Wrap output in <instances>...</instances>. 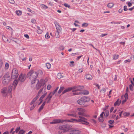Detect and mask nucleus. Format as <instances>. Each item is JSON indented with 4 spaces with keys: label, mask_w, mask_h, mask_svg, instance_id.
Wrapping results in <instances>:
<instances>
[{
    "label": "nucleus",
    "mask_w": 134,
    "mask_h": 134,
    "mask_svg": "<svg viewBox=\"0 0 134 134\" xmlns=\"http://www.w3.org/2000/svg\"><path fill=\"white\" fill-rule=\"evenodd\" d=\"M37 76V72L33 70L30 71L28 73L27 75V77L31 80L32 84L35 83Z\"/></svg>",
    "instance_id": "obj_1"
},
{
    "label": "nucleus",
    "mask_w": 134,
    "mask_h": 134,
    "mask_svg": "<svg viewBox=\"0 0 134 134\" xmlns=\"http://www.w3.org/2000/svg\"><path fill=\"white\" fill-rule=\"evenodd\" d=\"M79 118L80 119H72L70 120H68L67 121L69 122H83V123H82V124H86V125H88L89 123L87 121V119L82 116H79Z\"/></svg>",
    "instance_id": "obj_2"
},
{
    "label": "nucleus",
    "mask_w": 134,
    "mask_h": 134,
    "mask_svg": "<svg viewBox=\"0 0 134 134\" xmlns=\"http://www.w3.org/2000/svg\"><path fill=\"white\" fill-rule=\"evenodd\" d=\"M83 86H73L72 87L68 88L66 89L63 91L62 93L64 94L65 93L72 90V92L80 91L83 89Z\"/></svg>",
    "instance_id": "obj_3"
},
{
    "label": "nucleus",
    "mask_w": 134,
    "mask_h": 134,
    "mask_svg": "<svg viewBox=\"0 0 134 134\" xmlns=\"http://www.w3.org/2000/svg\"><path fill=\"white\" fill-rule=\"evenodd\" d=\"M71 127V126L69 125H64L60 126L59 127V128L62 131H58L59 133H63L66 132L69 130V129Z\"/></svg>",
    "instance_id": "obj_4"
},
{
    "label": "nucleus",
    "mask_w": 134,
    "mask_h": 134,
    "mask_svg": "<svg viewBox=\"0 0 134 134\" xmlns=\"http://www.w3.org/2000/svg\"><path fill=\"white\" fill-rule=\"evenodd\" d=\"M18 71L17 69L16 68L13 69L12 73L11 78L12 79H16L18 75Z\"/></svg>",
    "instance_id": "obj_5"
},
{
    "label": "nucleus",
    "mask_w": 134,
    "mask_h": 134,
    "mask_svg": "<svg viewBox=\"0 0 134 134\" xmlns=\"http://www.w3.org/2000/svg\"><path fill=\"white\" fill-rule=\"evenodd\" d=\"M3 80L2 81V83L4 85L7 84L10 81V77L8 74L4 75L3 77Z\"/></svg>",
    "instance_id": "obj_6"
},
{
    "label": "nucleus",
    "mask_w": 134,
    "mask_h": 134,
    "mask_svg": "<svg viewBox=\"0 0 134 134\" xmlns=\"http://www.w3.org/2000/svg\"><path fill=\"white\" fill-rule=\"evenodd\" d=\"M1 92L3 97H6L8 94L7 88L6 87L2 88L1 90Z\"/></svg>",
    "instance_id": "obj_7"
},
{
    "label": "nucleus",
    "mask_w": 134,
    "mask_h": 134,
    "mask_svg": "<svg viewBox=\"0 0 134 134\" xmlns=\"http://www.w3.org/2000/svg\"><path fill=\"white\" fill-rule=\"evenodd\" d=\"M77 110L78 111V115L82 116H86V115L85 114V110L81 108H78Z\"/></svg>",
    "instance_id": "obj_8"
},
{
    "label": "nucleus",
    "mask_w": 134,
    "mask_h": 134,
    "mask_svg": "<svg viewBox=\"0 0 134 134\" xmlns=\"http://www.w3.org/2000/svg\"><path fill=\"white\" fill-rule=\"evenodd\" d=\"M26 75L24 74L23 75L22 74H21L19 77V81L21 82H24L25 80L26 77Z\"/></svg>",
    "instance_id": "obj_9"
},
{
    "label": "nucleus",
    "mask_w": 134,
    "mask_h": 134,
    "mask_svg": "<svg viewBox=\"0 0 134 134\" xmlns=\"http://www.w3.org/2000/svg\"><path fill=\"white\" fill-rule=\"evenodd\" d=\"M89 94V92L87 90H83L80 91L79 92L73 93V94L74 95H79V94H83L87 95Z\"/></svg>",
    "instance_id": "obj_10"
},
{
    "label": "nucleus",
    "mask_w": 134,
    "mask_h": 134,
    "mask_svg": "<svg viewBox=\"0 0 134 134\" xmlns=\"http://www.w3.org/2000/svg\"><path fill=\"white\" fill-rule=\"evenodd\" d=\"M65 121L64 120L60 119H54L52 122H50L51 124H56L62 123Z\"/></svg>",
    "instance_id": "obj_11"
},
{
    "label": "nucleus",
    "mask_w": 134,
    "mask_h": 134,
    "mask_svg": "<svg viewBox=\"0 0 134 134\" xmlns=\"http://www.w3.org/2000/svg\"><path fill=\"white\" fill-rule=\"evenodd\" d=\"M52 97V96L49 94L47 98L45 99L43 103L45 104L46 103H49L51 100V98Z\"/></svg>",
    "instance_id": "obj_12"
},
{
    "label": "nucleus",
    "mask_w": 134,
    "mask_h": 134,
    "mask_svg": "<svg viewBox=\"0 0 134 134\" xmlns=\"http://www.w3.org/2000/svg\"><path fill=\"white\" fill-rule=\"evenodd\" d=\"M55 25L57 29L56 31L61 32L62 29L61 27L59 24L57 22H56V23H55Z\"/></svg>",
    "instance_id": "obj_13"
},
{
    "label": "nucleus",
    "mask_w": 134,
    "mask_h": 134,
    "mask_svg": "<svg viewBox=\"0 0 134 134\" xmlns=\"http://www.w3.org/2000/svg\"><path fill=\"white\" fill-rule=\"evenodd\" d=\"M47 81V78H46L44 80L42 79L39 82L43 85V86L45 84Z\"/></svg>",
    "instance_id": "obj_14"
},
{
    "label": "nucleus",
    "mask_w": 134,
    "mask_h": 134,
    "mask_svg": "<svg viewBox=\"0 0 134 134\" xmlns=\"http://www.w3.org/2000/svg\"><path fill=\"white\" fill-rule=\"evenodd\" d=\"M84 103L86 102H87L89 100V99L86 97H83L81 98Z\"/></svg>",
    "instance_id": "obj_15"
},
{
    "label": "nucleus",
    "mask_w": 134,
    "mask_h": 134,
    "mask_svg": "<svg viewBox=\"0 0 134 134\" xmlns=\"http://www.w3.org/2000/svg\"><path fill=\"white\" fill-rule=\"evenodd\" d=\"M86 78L87 80H91L92 79V76L91 75L88 74L86 75Z\"/></svg>",
    "instance_id": "obj_16"
},
{
    "label": "nucleus",
    "mask_w": 134,
    "mask_h": 134,
    "mask_svg": "<svg viewBox=\"0 0 134 134\" xmlns=\"http://www.w3.org/2000/svg\"><path fill=\"white\" fill-rule=\"evenodd\" d=\"M121 102V100H120L118 99L117 101L114 104V105L115 106L116 105L119 106L120 105Z\"/></svg>",
    "instance_id": "obj_17"
},
{
    "label": "nucleus",
    "mask_w": 134,
    "mask_h": 134,
    "mask_svg": "<svg viewBox=\"0 0 134 134\" xmlns=\"http://www.w3.org/2000/svg\"><path fill=\"white\" fill-rule=\"evenodd\" d=\"M77 103L80 105H83L84 104V103L81 98L77 101Z\"/></svg>",
    "instance_id": "obj_18"
},
{
    "label": "nucleus",
    "mask_w": 134,
    "mask_h": 134,
    "mask_svg": "<svg viewBox=\"0 0 134 134\" xmlns=\"http://www.w3.org/2000/svg\"><path fill=\"white\" fill-rule=\"evenodd\" d=\"M58 88L59 87H57L55 90L54 91L52 92H50L49 94L51 95V96H52V97L53 95H54L57 92V91L58 90Z\"/></svg>",
    "instance_id": "obj_19"
},
{
    "label": "nucleus",
    "mask_w": 134,
    "mask_h": 134,
    "mask_svg": "<svg viewBox=\"0 0 134 134\" xmlns=\"http://www.w3.org/2000/svg\"><path fill=\"white\" fill-rule=\"evenodd\" d=\"M13 88V86L10 85L8 87V92L10 93L11 92Z\"/></svg>",
    "instance_id": "obj_20"
},
{
    "label": "nucleus",
    "mask_w": 134,
    "mask_h": 134,
    "mask_svg": "<svg viewBox=\"0 0 134 134\" xmlns=\"http://www.w3.org/2000/svg\"><path fill=\"white\" fill-rule=\"evenodd\" d=\"M42 85L39 82V81L36 85V88L37 89H39L41 87Z\"/></svg>",
    "instance_id": "obj_21"
},
{
    "label": "nucleus",
    "mask_w": 134,
    "mask_h": 134,
    "mask_svg": "<svg viewBox=\"0 0 134 134\" xmlns=\"http://www.w3.org/2000/svg\"><path fill=\"white\" fill-rule=\"evenodd\" d=\"M18 82V81L17 80H14L13 82V85L14 86V88L15 89L17 85Z\"/></svg>",
    "instance_id": "obj_22"
},
{
    "label": "nucleus",
    "mask_w": 134,
    "mask_h": 134,
    "mask_svg": "<svg viewBox=\"0 0 134 134\" xmlns=\"http://www.w3.org/2000/svg\"><path fill=\"white\" fill-rule=\"evenodd\" d=\"M45 105V104L43 103L40 106L38 110V111L39 112H40L41 111V110L43 109V107Z\"/></svg>",
    "instance_id": "obj_23"
},
{
    "label": "nucleus",
    "mask_w": 134,
    "mask_h": 134,
    "mask_svg": "<svg viewBox=\"0 0 134 134\" xmlns=\"http://www.w3.org/2000/svg\"><path fill=\"white\" fill-rule=\"evenodd\" d=\"M2 38L3 40L5 42H7L8 41V40L7 38L5 37V36L3 35L2 36Z\"/></svg>",
    "instance_id": "obj_24"
},
{
    "label": "nucleus",
    "mask_w": 134,
    "mask_h": 134,
    "mask_svg": "<svg viewBox=\"0 0 134 134\" xmlns=\"http://www.w3.org/2000/svg\"><path fill=\"white\" fill-rule=\"evenodd\" d=\"M61 32H59V31H56L55 32V36L56 38H58L60 37L59 33Z\"/></svg>",
    "instance_id": "obj_25"
},
{
    "label": "nucleus",
    "mask_w": 134,
    "mask_h": 134,
    "mask_svg": "<svg viewBox=\"0 0 134 134\" xmlns=\"http://www.w3.org/2000/svg\"><path fill=\"white\" fill-rule=\"evenodd\" d=\"M65 88L63 87H60L59 90L58 91V93L59 94L60 93L62 92L64 90V89Z\"/></svg>",
    "instance_id": "obj_26"
},
{
    "label": "nucleus",
    "mask_w": 134,
    "mask_h": 134,
    "mask_svg": "<svg viewBox=\"0 0 134 134\" xmlns=\"http://www.w3.org/2000/svg\"><path fill=\"white\" fill-rule=\"evenodd\" d=\"M16 13L17 15L19 16L21 14L22 12L21 11L17 10L16 11Z\"/></svg>",
    "instance_id": "obj_27"
},
{
    "label": "nucleus",
    "mask_w": 134,
    "mask_h": 134,
    "mask_svg": "<svg viewBox=\"0 0 134 134\" xmlns=\"http://www.w3.org/2000/svg\"><path fill=\"white\" fill-rule=\"evenodd\" d=\"M114 4L113 3H108V7L109 8H111L113 7Z\"/></svg>",
    "instance_id": "obj_28"
},
{
    "label": "nucleus",
    "mask_w": 134,
    "mask_h": 134,
    "mask_svg": "<svg viewBox=\"0 0 134 134\" xmlns=\"http://www.w3.org/2000/svg\"><path fill=\"white\" fill-rule=\"evenodd\" d=\"M71 131H72L74 134H79L80 132V131L78 130H72Z\"/></svg>",
    "instance_id": "obj_29"
},
{
    "label": "nucleus",
    "mask_w": 134,
    "mask_h": 134,
    "mask_svg": "<svg viewBox=\"0 0 134 134\" xmlns=\"http://www.w3.org/2000/svg\"><path fill=\"white\" fill-rule=\"evenodd\" d=\"M24 54H21L20 56V58L22 59V61H25L26 59V57H25L24 58H23L24 57Z\"/></svg>",
    "instance_id": "obj_30"
},
{
    "label": "nucleus",
    "mask_w": 134,
    "mask_h": 134,
    "mask_svg": "<svg viewBox=\"0 0 134 134\" xmlns=\"http://www.w3.org/2000/svg\"><path fill=\"white\" fill-rule=\"evenodd\" d=\"M63 76L61 73H58L57 75V77L58 79L63 77Z\"/></svg>",
    "instance_id": "obj_31"
},
{
    "label": "nucleus",
    "mask_w": 134,
    "mask_h": 134,
    "mask_svg": "<svg viewBox=\"0 0 134 134\" xmlns=\"http://www.w3.org/2000/svg\"><path fill=\"white\" fill-rule=\"evenodd\" d=\"M46 65L47 68L48 69H49L51 68V65L49 63H46Z\"/></svg>",
    "instance_id": "obj_32"
},
{
    "label": "nucleus",
    "mask_w": 134,
    "mask_h": 134,
    "mask_svg": "<svg viewBox=\"0 0 134 134\" xmlns=\"http://www.w3.org/2000/svg\"><path fill=\"white\" fill-rule=\"evenodd\" d=\"M37 72L38 75L41 76L43 74V72L42 70H40L38 71L37 72Z\"/></svg>",
    "instance_id": "obj_33"
},
{
    "label": "nucleus",
    "mask_w": 134,
    "mask_h": 134,
    "mask_svg": "<svg viewBox=\"0 0 134 134\" xmlns=\"http://www.w3.org/2000/svg\"><path fill=\"white\" fill-rule=\"evenodd\" d=\"M109 115V112L108 110H106L105 112L104 115L105 117Z\"/></svg>",
    "instance_id": "obj_34"
},
{
    "label": "nucleus",
    "mask_w": 134,
    "mask_h": 134,
    "mask_svg": "<svg viewBox=\"0 0 134 134\" xmlns=\"http://www.w3.org/2000/svg\"><path fill=\"white\" fill-rule=\"evenodd\" d=\"M39 97V95H37L36 96V97L34 98L33 99V100L32 101H33V102L34 103L38 99Z\"/></svg>",
    "instance_id": "obj_35"
},
{
    "label": "nucleus",
    "mask_w": 134,
    "mask_h": 134,
    "mask_svg": "<svg viewBox=\"0 0 134 134\" xmlns=\"http://www.w3.org/2000/svg\"><path fill=\"white\" fill-rule=\"evenodd\" d=\"M89 44L90 45L92 46L94 49H96V50H97V51H98V52H99V53H100V55L101 54V53H100V51L98 49H96V48L95 47H94V46L92 44Z\"/></svg>",
    "instance_id": "obj_36"
},
{
    "label": "nucleus",
    "mask_w": 134,
    "mask_h": 134,
    "mask_svg": "<svg viewBox=\"0 0 134 134\" xmlns=\"http://www.w3.org/2000/svg\"><path fill=\"white\" fill-rule=\"evenodd\" d=\"M89 44L90 45L92 46L94 49H96V50H97V51H98V52H99V53H100V55L101 54V53H100V51L98 49H96V48L95 47H94V46L92 44Z\"/></svg>",
    "instance_id": "obj_37"
},
{
    "label": "nucleus",
    "mask_w": 134,
    "mask_h": 134,
    "mask_svg": "<svg viewBox=\"0 0 134 134\" xmlns=\"http://www.w3.org/2000/svg\"><path fill=\"white\" fill-rule=\"evenodd\" d=\"M89 44L90 45L92 46L94 49H96V50H97V51H98V52H99V53H100V55L101 54V53H100V51L98 49H96V48L95 47H94V46L92 44Z\"/></svg>",
    "instance_id": "obj_38"
},
{
    "label": "nucleus",
    "mask_w": 134,
    "mask_h": 134,
    "mask_svg": "<svg viewBox=\"0 0 134 134\" xmlns=\"http://www.w3.org/2000/svg\"><path fill=\"white\" fill-rule=\"evenodd\" d=\"M42 32V30L41 29H38L37 31V32L38 34H41Z\"/></svg>",
    "instance_id": "obj_39"
},
{
    "label": "nucleus",
    "mask_w": 134,
    "mask_h": 134,
    "mask_svg": "<svg viewBox=\"0 0 134 134\" xmlns=\"http://www.w3.org/2000/svg\"><path fill=\"white\" fill-rule=\"evenodd\" d=\"M45 38L46 39L49 38H50V36L49 35L48 32H47L45 36Z\"/></svg>",
    "instance_id": "obj_40"
},
{
    "label": "nucleus",
    "mask_w": 134,
    "mask_h": 134,
    "mask_svg": "<svg viewBox=\"0 0 134 134\" xmlns=\"http://www.w3.org/2000/svg\"><path fill=\"white\" fill-rule=\"evenodd\" d=\"M9 67V65L8 63H6L5 65V69H8Z\"/></svg>",
    "instance_id": "obj_41"
},
{
    "label": "nucleus",
    "mask_w": 134,
    "mask_h": 134,
    "mask_svg": "<svg viewBox=\"0 0 134 134\" xmlns=\"http://www.w3.org/2000/svg\"><path fill=\"white\" fill-rule=\"evenodd\" d=\"M119 55H115L114 56L113 59H118L119 57Z\"/></svg>",
    "instance_id": "obj_42"
},
{
    "label": "nucleus",
    "mask_w": 134,
    "mask_h": 134,
    "mask_svg": "<svg viewBox=\"0 0 134 134\" xmlns=\"http://www.w3.org/2000/svg\"><path fill=\"white\" fill-rule=\"evenodd\" d=\"M123 115L124 116H127L129 115L130 113H128L125 112L123 113Z\"/></svg>",
    "instance_id": "obj_43"
},
{
    "label": "nucleus",
    "mask_w": 134,
    "mask_h": 134,
    "mask_svg": "<svg viewBox=\"0 0 134 134\" xmlns=\"http://www.w3.org/2000/svg\"><path fill=\"white\" fill-rule=\"evenodd\" d=\"M88 25V24L87 23H83L82 25V27H87Z\"/></svg>",
    "instance_id": "obj_44"
},
{
    "label": "nucleus",
    "mask_w": 134,
    "mask_h": 134,
    "mask_svg": "<svg viewBox=\"0 0 134 134\" xmlns=\"http://www.w3.org/2000/svg\"><path fill=\"white\" fill-rule=\"evenodd\" d=\"M24 132L25 131L23 130H21L19 132L18 134H23Z\"/></svg>",
    "instance_id": "obj_45"
},
{
    "label": "nucleus",
    "mask_w": 134,
    "mask_h": 134,
    "mask_svg": "<svg viewBox=\"0 0 134 134\" xmlns=\"http://www.w3.org/2000/svg\"><path fill=\"white\" fill-rule=\"evenodd\" d=\"M41 8H48V7L47 6L44 5L43 4H41Z\"/></svg>",
    "instance_id": "obj_46"
},
{
    "label": "nucleus",
    "mask_w": 134,
    "mask_h": 134,
    "mask_svg": "<svg viewBox=\"0 0 134 134\" xmlns=\"http://www.w3.org/2000/svg\"><path fill=\"white\" fill-rule=\"evenodd\" d=\"M20 127H19L17 128L15 130V131L16 133H17L20 130Z\"/></svg>",
    "instance_id": "obj_47"
},
{
    "label": "nucleus",
    "mask_w": 134,
    "mask_h": 134,
    "mask_svg": "<svg viewBox=\"0 0 134 134\" xmlns=\"http://www.w3.org/2000/svg\"><path fill=\"white\" fill-rule=\"evenodd\" d=\"M108 122L110 124H112L114 122V120H110L108 121Z\"/></svg>",
    "instance_id": "obj_48"
},
{
    "label": "nucleus",
    "mask_w": 134,
    "mask_h": 134,
    "mask_svg": "<svg viewBox=\"0 0 134 134\" xmlns=\"http://www.w3.org/2000/svg\"><path fill=\"white\" fill-rule=\"evenodd\" d=\"M64 5L66 8H69L70 7V5L67 3H64Z\"/></svg>",
    "instance_id": "obj_49"
},
{
    "label": "nucleus",
    "mask_w": 134,
    "mask_h": 134,
    "mask_svg": "<svg viewBox=\"0 0 134 134\" xmlns=\"http://www.w3.org/2000/svg\"><path fill=\"white\" fill-rule=\"evenodd\" d=\"M124 97L125 98V99H128V95L127 93H126L125 94V95Z\"/></svg>",
    "instance_id": "obj_50"
},
{
    "label": "nucleus",
    "mask_w": 134,
    "mask_h": 134,
    "mask_svg": "<svg viewBox=\"0 0 134 134\" xmlns=\"http://www.w3.org/2000/svg\"><path fill=\"white\" fill-rule=\"evenodd\" d=\"M68 115L69 116H71L72 117H76V115L75 114H68Z\"/></svg>",
    "instance_id": "obj_51"
},
{
    "label": "nucleus",
    "mask_w": 134,
    "mask_h": 134,
    "mask_svg": "<svg viewBox=\"0 0 134 134\" xmlns=\"http://www.w3.org/2000/svg\"><path fill=\"white\" fill-rule=\"evenodd\" d=\"M99 121L100 122H103L104 120L103 119V118L100 117L98 119Z\"/></svg>",
    "instance_id": "obj_52"
},
{
    "label": "nucleus",
    "mask_w": 134,
    "mask_h": 134,
    "mask_svg": "<svg viewBox=\"0 0 134 134\" xmlns=\"http://www.w3.org/2000/svg\"><path fill=\"white\" fill-rule=\"evenodd\" d=\"M130 90L132 91L133 90V88L132 85H130L129 86Z\"/></svg>",
    "instance_id": "obj_53"
},
{
    "label": "nucleus",
    "mask_w": 134,
    "mask_h": 134,
    "mask_svg": "<svg viewBox=\"0 0 134 134\" xmlns=\"http://www.w3.org/2000/svg\"><path fill=\"white\" fill-rule=\"evenodd\" d=\"M9 1L11 4H13L15 3V1L14 0H9Z\"/></svg>",
    "instance_id": "obj_54"
},
{
    "label": "nucleus",
    "mask_w": 134,
    "mask_h": 134,
    "mask_svg": "<svg viewBox=\"0 0 134 134\" xmlns=\"http://www.w3.org/2000/svg\"><path fill=\"white\" fill-rule=\"evenodd\" d=\"M51 87L50 85H48L47 87V88L48 90H50L51 88Z\"/></svg>",
    "instance_id": "obj_55"
},
{
    "label": "nucleus",
    "mask_w": 134,
    "mask_h": 134,
    "mask_svg": "<svg viewBox=\"0 0 134 134\" xmlns=\"http://www.w3.org/2000/svg\"><path fill=\"white\" fill-rule=\"evenodd\" d=\"M31 22L32 23L35 24L36 22V20L34 19H32L31 20Z\"/></svg>",
    "instance_id": "obj_56"
},
{
    "label": "nucleus",
    "mask_w": 134,
    "mask_h": 134,
    "mask_svg": "<svg viewBox=\"0 0 134 134\" xmlns=\"http://www.w3.org/2000/svg\"><path fill=\"white\" fill-rule=\"evenodd\" d=\"M36 105H34L32 107H31L30 109V110H33L35 107Z\"/></svg>",
    "instance_id": "obj_57"
},
{
    "label": "nucleus",
    "mask_w": 134,
    "mask_h": 134,
    "mask_svg": "<svg viewBox=\"0 0 134 134\" xmlns=\"http://www.w3.org/2000/svg\"><path fill=\"white\" fill-rule=\"evenodd\" d=\"M105 88H103L102 89L101 91L100 92H102L103 93H104L105 91Z\"/></svg>",
    "instance_id": "obj_58"
},
{
    "label": "nucleus",
    "mask_w": 134,
    "mask_h": 134,
    "mask_svg": "<svg viewBox=\"0 0 134 134\" xmlns=\"http://www.w3.org/2000/svg\"><path fill=\"white\" fill-rule=\"evenodd\" d=\"M59 48L60 50H63L64 48V47L63 46H61L59 47Z\"/></svg>",
    "instance_id": "obj_59"
},
{
    "label": "nucleus",
    "mask_w": 134,
    "mask_h": 134,
    "mask_svg": "<svg viewBox=\"0 0 134 134\" xmlns=\"http://www.w3.org/2000/svg\"><path fill=\"white\" fill-rule=\"evenodd\" d=\"M43 88L42 89H41L38 92V94L37 95H39V94L41 93V92H42V90Z\"/></svg>",
    "instance_id": "obj_60"
},
{
    "label": "nucleus",
    "mask_w": 134,
    "mask_h": 134,
    "mask_svg": "<svg viewBox=\"0 0 134 134\" xmlns=\"http://www.w3.org/2000/svg\"><path fill=\"white\" fill-rule=\"evenodd\" d=\"M24 36L26 38H27V39H28L29 38V36L27 34L24 35Z\"/></svg>",
    "instance_id": "obj_61"
},
{
    "label": "nucleus",
    "mask_w": 134,
    "mask_h": 134,
    "mask_svg": "<svg viewBox=\"0 0 134 134\" xmlns=\"http://www.w3.org/2000/svg\"><path fill=\"white\" fill-rule=\"evenodd\" d=\"M47 94V92L45 93L41 97H42V98H43L45 97V96Z\"/></svg>",
    "instance_id": "obj_62"
},
{
    "label": "nucleus",
    "mask_w": 134,
    "mask_h": 134,
    "mask_svg": "<svg viewBox=\"0 0 134 134\" xmlns=\"http://www.w3.org/2000/svg\"><path fill=\"white\" fill-rule=\"evenodd\" d=\"M131 61V60L130 59H128V60H125V63H127V62H130Z\"/></svg>",
    "instance_id": "obj_63"
},
{
    "label": "nucleus",
    "mask_w": 134,
    "mask_h": 134,
    "mask_svg": "<svg viewBox=\"0 0 134 134\" xmlns=\"http://www.w3.org/2000/svg\"><path fill=\"white\" fill-rule=\"evenodd\" d=\"M123 11V9H119L118 10V11L119 13H121Z\"/></svg>",
    "instance_id": "obj_64"
}]
</instances>
